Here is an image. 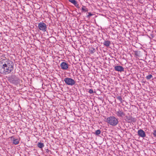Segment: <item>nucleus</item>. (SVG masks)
I'll return each mask as SVG.
<instances>
[{
    "instance_id": "nucleus-1",
    "label": "nucleus",
    "mask_w": 156,
    "mask_h": 156,
    "mask_svg": "<svg viewBox=\"0 0 156 156\" xmlns=\"http://www.w3.org/2000/svg\"><path fill=\"white\" fill-rule=\"evenodd\" d=\"M14 63L11 61L3 59L0 61V73L7 75L10 73L14 69Z\"/></svg>"
},
{
    "instance_id": "nucleus-2",
    "label": "nucleus",
    "mask_w": 156,
    "mask_h": 156,
    "mask_svg": "<svg viewBox=\"0 0 156 156\" xmlns=\"http://www.w3.org/2000/svg\"><path fill=\"white\" fill-rule=\"evenodd\" d=\"M8 80L11 83L17 85L20 84V80L19 77L15 74H13L9 76Z\"/></svg>"
},
{
    "instance_id": "nucleus-3",
    "label": "nucleus",
    "mask_w": 156,
    "mask_h": 156,
    "mask_svg": "<svg viewBox=\"0 0 156 156\" xmlns=\"http://www.w3.org/2000/svg\"><path fill=\"white\" fill-rule=\"evenodd\" d=\"M106 122L110 125L115 126L119 123L118 119L114 116H111L107 118Z\"/></svg>"
},
{
    "instance_id": "nucleus-4",
    "label": "nucleus",
    "mask_w": 156,
    "mask_h": 156,
    "mask_svg": "<svg viewBox=\"0 0 156 156\" xmlns=\"http://www.w3.org/2000/svg\"><path fill=\"white\" fill-rule=\"evenodd\" d=\"M63 81H64L65 83L67 85L71 86H73L76 83V82L74 80L71 78L68 77L65 78L63 80Z\"/></svg>"
},
{
    "instance_id": "nucleus-5",
    "label": "nucleus",
    "mask_w": 156,
    "mask_h": 156,
    "mask_svg": "<svg viewBox=\"0 0 156 156\" xmlns=\"http://www.w3.org/2000/svg\"><path fill=\"white\" fill-rule=\"evenodd\" d=\"M38 28L39 29L43 32L46 31L47 27L46 24L43 22H40L38 24Z\"/></svg>"
},
{
    "instance_id": "nucleus-6",
    "label": "nucleus",
    "mask_w": 156,
    "mask_h": 156,
    "mask_svg": "<svg viewBox=\"0 0 156 156\" xmlns=\"http://www.w3.org/2000/svg\"><path fill=\"white\" fill-rule=\"evenodd\" d=\"M126 119L125 120L128 122H135L136 121V118L132 117L130 116H126Z\"/></svg>"
},
{
    "instance_id": "nucleus-7",
    "label": "nucleus",
    "mask_w": 156,
    "mask_h": 156,
    "mask_svg": "<svg viewBox=\"0 0 156 156\" xmlns=\"http://www.w3.org/2000/svg\"><path fill=\"white\" fill-rule=\"evenodd\" d=\"M137 133L140 137L142 138H144L146 137V135L145 132L142 129L139 130L138 131Z\"/></svg>"
},
{
    "instance_id": "nucleus-8",
    "label": "nucleus",
    "mask_w": 156,
    "mask_h": 156,
    "mask_svg": "<svg viewBox=\"0 0 156 156\" xmlns=\"http://www.w3.org/2000/svg\"><path fill=\"white\" fill-rule=\"evenodd\" d=\"M61 69L63 70H66L68 68V64L65 62H62L60 65Z\"/></svg>"
},
{
    "instance_id": "nucleus-9",
    "label": "nucleus",
    "mask_w": 156,
    "mask_h": 156,
    "mask_svg": "<svg viewBox=\"0 0 156 156\" xmlns=\"http://www.w3.org/2000/svg\"><path fill=\"white\" fill-rule=\"evenodd\" d=\"M114 69L116 71L120 72L124 71V68L122 66H115L114 67Z\"/></svg>"
},
{
    "instance_id": "nucleus-10",
    "label": "nucleus",
    "mask_w": 156,
    "mask_h": 156,
    "mask_svg": "<svg viewBox=\"0 0 156 156\" xmlns=\"http://www.w3.org/2000/svg\"><path fill=\"white\" fill-rule=\"evenodd\" d=\"M116 114L118 117H123L125 115V114L122 110L119 109L118 111H116L115 112Z\"/></svg>"
},
{
    "instance_id": "nucleus-11",
    "label": "nucleus",
    "mask_w": 156,
    "mask_h": 156,
    "mask_svg": "<svg viewBox=\"0 0 156 156\" xmlns=\"http://www.w3.org/2000/svg\"><path fill=\"white\" fill-rule=\"evenodd\" d=\"M110 44L111 42L109 41H105L103 43L104 45L106 47H109Z\"/></svg>"
},
{
    "instance_id": "nucleus-12",
    "label": "nucleus",
    "mask_w": 156,
    "mask_h": 156,
    "mask_svg": "<svg viewBox=\"0 0 156 156\" xmlns=\"http://www.w3.org/2000/svg\"><path fill=\"white\" fill-rule=\"evenodd\" d=\"M116 99L119 100L120 103H123L124 101L123 100H122V97L120 96H119L116 97Z\"/></svg>"
},
{
    "instance_id": "nucleus-13",
    "label": "nucleus",
    "mask_w": 156,
    "mask_h": 156,
    "mask_svg": "<svg viewBox=\"0 0 156 156\" xmlns=\"http://www.w3.org/2000/svg\"><path fill=\"white\" fill-rule=\"evenodd\" d=\"M37 146L40 148H42L44 147V144L42 143L39 142L38 143Z\"/></svg>"
},
{
    "instance_id": "nucleus-14",
    "label": "nucleus",
    "mask_w": 156,
    "mask_h": 156,
    "mask_svg": "<svg viewBox=\"0 0 156 156\" xmlns=\"http://www.w3.org/2000/svg\"><path fill=\"white\" fill-rule=\"evenodd\" d=\"M82 12H87L88 10L87 8L85 6H83L82 7Z\"/></svg>"
},
{
    "instance_id": "nucleus-15",
    "label": "nucleus",
    "mask_w": 156,
    "mask_h": 156,
    "mask_svg": "<svg viewBox=\"0 0 156 156\" xmlns=\"http://www.w3.org/2000/svg\"><path fill=\"white\" fill-rule=\"evenodd\" d=\"M95 51L96 50H95V49L93 47H90L89 48L90 52L91 53H94V52H95Z\"/></svg>"
},
{
    "instance_id": "nucleus-16",
    "label": "nucleus",
    "mask_w": 156,
    "mask_h": 156,
    "mask_svg": "<svg viewBox=\"0 0 156 156\" xmlns=\"http://www.w3.org/2000/svg\"><path fill=\"white\" fill-rule=\"evenodd\" d=\"M146 78L147 80H150L151 79H153V76L151 74H149L147 76Z\"/></svg>"
},
{
    "instance_id": "nucleus-17",
    "label": "nucleus",
    "mask_w": 156,
    "mask_h": 156,
    "mask_svg": "<svg viewBox=\"0 0 156 156\" xmlns=\"http://www.w3.org/2000/svg\"><path fill=\"white\" fill-rule=\"evenodd\" d=\"M140 51H134V55L136 56L139 57L140 56Z\"/></svg>"
},
{
    "instance_id": "nucleus-18",
    "label": "nucleus",
    "mask_w": 156,
    "mask_h": 156,
    "mask_svg": "<svg viewBox=\"0 0 156 156\" xmlns=\"http://www.w3.org/2000/svg\"><path fill=\"white\" fill-rule=\"evenodd\" d=\"M19 143V141L18 139H15L13 141V144L15 145Z\"/></svg>"
},
{
    "instance_id": "nucleus-19",
    "label": "nucleus",
    "mask_w": 156,
    "mask_h": 156,
    "mask_svg": "<svg viewBox=\"0 0 156 156\" xmlns=\"http://www.w3.org/2000/svg\"><path fill=\"white\" fill-rule=\"evenodd\" d=\"M101 132V131L100 130L98 129V130H97L96 131L95 134L96 135H99V134H100Z\"/></svg>"
},
{
    "instance_id": "nucleus-20",
    "label": "nucleus",
    "mask_w": 156,
    "mask_h": 156,
    "mask_svg": "<svg viewBox=\"0 0 156 156\" xmlns=\"http://www.w3.org/2000/svg\"><path fill=\"white\" fill-rule=\"evenodd\" d=\"M73 4L75 6V7H76L78 8H80V7L79 6V4H78V2L76 1Z\"/></svg>"
},
{
    "instance_id": "nucleus-21",
    "label": "nucleus",
    "mask_w": 156,
    "mask_h": 156,
    "mask_svg": "<svg viewBox=\"0 0 156 156\" xmlns=\"http://www.w3.org/2000/svg\"><path fill=\"white\" fill-rule=\"evenodd\" d=\"M88 15L87 16V17L89 18L90 16L93 15V14L91 13L90 12H88Z\"/></svg>"
},
{
    "instance_id": "nucleus-22",
    "label": "nucleus",
    "mask_w": 156,
    "mask_h": 156,
    "mask_svg": "<svg viewBox=\"0 0 156 156\" xmlns=\"http://www.w3.org/2000/svg\"><path fill=\"white\" fill-rule=\"evenodd\" d=\"M88 92L90 94H92L94 93L93 90L92 89H89Z\"/></svg>"
},
{
    "instance_id": "nucleus-23",
    "label": "nucleus",
    "mask_w": 156,
    "mask_h": 156,
    "mask_svg": "<svg viewBox=\"0 0 156 156\" xmlns=\"http://www.w3.org/2000/svg\"><path fill=\"white\" fill-rule=\"evenodd\" d=\"M69 1L73 4L76 1L75 0H68Z\"/></svg>"
},
{
    "instance_id": "nucleus-24",
    "label": "nucleus",
    "mask_w": 156,
    "mask_h": 156,
    "mask_svg": "<svg viewBox=\"0 0 156 156\" xmlns=\"http://www.w3.org/2000/svg\"><path fill=\"white\" fill-rule=\"evenodd\" d=\"M153 134L154 137H156V129L154 130Z\"/></svg>"
},
{
    "instance_id": "nucleus-25",
    "label": "nucleus",
    "mask_w": 156,
    "mask_h": 156,
    "mask_svg": "<svg viewBox=\"0 0 156 156\" xmlns=\"http://www.w3.org/2000/svg\"><path fill=\"white\" fill-rule=\"evenodd\" d=\"M138 2L142 4L143 2H142L143 0H138Z\"/></svg>"
},
{
    "instance_id": "nucleus-26",
    "label": "nucleus",
    "mask_w": 156,
    "mask_h": 156,
    "mask_svg": "<svg viewBox=\"0 0 156 156\" xmlns=\"http://www.w3.org/2000/svg\"><path fill=\"white\" fill-rule=\"evenodd\" d=\"M49 151H49L48 149H47L46 150V152L47 153H48Z\"/></svg>"
}]
</instances>
